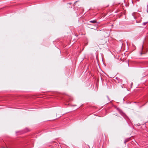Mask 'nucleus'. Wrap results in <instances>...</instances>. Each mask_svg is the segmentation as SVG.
I'll list each match as a JSON object with an SVG mask.
<instances>
[{
  "instance_id": "1",
  "label": "nucleus",
  "mask_w": 148,
  "mask_h": 148,
  "mask_svg": "<svg viewBox=\"0 0 148 148\" xmlns=\"http://www.w3.org/2000/svg\"><path fill=\"white\" fill-rule=\"evenodd\" d=\"M116 110L120 114H123V112L120 108H116Z\"/></svg>"
},
{
  "instance_id": "2",
  "label": "nucleus",
  "mask_w": 148,
  "mask_h": 148,
  "mask_svg": "<svg viewBox=\"0 0 148 148\" xmlns=\"http://www.w3.org/2000/svg\"><path fill=\"white\" fill-rule=\"evenodd\" d=\"M90 22L93 23H97V21L95 20H94L92 21H90Z\"/></svg>"
},
{
  "instance_id": "6",
  "label": "nucleus",
  "mask_w": 148,
  "mask_h": 148,
  "mask_svg": "<svg viewBox=\"0 0 148 148\" xmlns=\"http://www.w3.org/2000/svg\"><path fill=\"white\" fill-rule=\"evenodd\" d=\"M141 54H142V52H141Z\"/></svg>"
},
{
  "instance_id": "7",
  "label": "nucleus",
  "mask_w": 148,
  "mask_h": 148,
  "mask_svg": "<svg viewBox=\"0 0 148 148\" xmlns=\"http://www.w3.org/2000/svg\"><path fill=\"white\" fill-rule=\"evenodd\" d=\"M69 4H71V3H69Z\"/></svg>"
},
{
  "instance_id": "4",
  "label": "nucleus",
  "mask_w": 148,
  "mask_h": 148,
  "mask_svg": "<svg viewBox=\"0 0 148 148\" xmlns=\"http://www.w3.org/2000/svg\"><path fill=\"white\" fill-rule=\"evenodd\" d=\"M133 83H131V84H130V88H132V85H133Z\"/></svg>"
},
{
  "instance_id": "8",
  "label": "nucleus",
  "mask_w": 148,
  "mask_h": 148,
  "mask_svg": "<svg viewBox=\"0 0 148 148\" xmlns=\"http://www.w3.org/2000/svg\"><path fill=\"white\" fill-rule=\"evenodd\" d=\"M147 13H148V11H147Z\"/></svg>"
},
{
  "instance_id": "5",
  "label": "nucleus",
  "mask_w": 148,
  "mask_h": 148,
  "mask_svg": "<svg viewBox=\"0 0 148 148\" xmlns=\"http://www.w3.org/2000/svg\"><path fill=\"white\" fill-rule=\"evenodd\" d=\"M135 12H134V13H133L132 14V15L133 16H134V14H135Z\"/></svg>"
},
{
  "instance_id": "3",
  "label": "nucleus",
  "mask_w": 148,
  "mask_h": 148,
  "mask_svg": "<svg viewBox=\"0 0 148 148\" xmlns=\"http://www.w3.org/2000/svg\"><path fill=\"white\" fill-rule=\"evenodd\" d=\"M148 23V22H144L143 23V25H145L147 23Z\"/></svg>"
}]
</instances>
